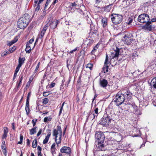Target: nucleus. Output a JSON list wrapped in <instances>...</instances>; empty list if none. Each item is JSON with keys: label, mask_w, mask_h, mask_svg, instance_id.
<instances>
[{"label": "nucleus", "mask_w": 156, "mask_h": 156, "mask_svg": "<svg viewBox=\"0 0 156 156\" xmlns=\"http://www.w3.org/2000/svg\"><path fill=\"white\" fill-rule=\"evenodd\" d=\"M121 93V92H119L117 94L114 99L115 102L117 103V105L118 106L122 104L123 102H124V104L125 105H129L132 106L131 102H130L128 100L127 101L126 99H125L123 94Z\"/></svg>", "instance_id": "obj_1"}, {"label": "nucleus", "mask_w": 156, "mask_h": 156, "mask_svg": "<svg viewBox=\"0 0 156 156\" xmlns=\"http://www.w3.org/2000/svg\"><path fill=\"white\" fill-rule=\"evenodd\" d=\"M29 16L27 14L19 19L17 22L18 28L20 29H24L28 25L29 22Z\"/></svg>", "instance_id": "obj_2"}, {"label": "nucleus", "mask_w": 156, "mask_h": 156, "mask_svg": "<svg viewBox=\"0 0 156 156\" xmlns=\"http://www.w3.org/2000/svg\"><path fill=\"white\" fill-rule=\"evenodd\" d=\"M110 17L112 22L115 25L120 24L122 20V16L121 15L112 14Z\"/></svg>", "instance_id": "obj_3"}, {"label": "nucleus", "mask_w": 156, "mask_h": 156, "mask_svg": "<svg viewBox=\"0 0 156 156\" xmlns=\"http://www.w3.org/2000/svg\"><path fill=\"white\" fill-rule=\"evenodd\" d=\"M150 20V16L147 13H143L140 15L138 17V20L142 23L147 24L149 22Z\"/></svg>", "instance_id": "obj_4"}, {"label": "nucleus", "mask_w": 156, "mask_h": 156, "mask_svg": "<svg viewBox=\"0 0 156 156\" xmlns=\"http://www.w3.org/2000/svg\"><path fill=\"white\" fill-rule=\"evenodd\" d=\"M154 17V18H152L151 20L150 18L149 22L147 23V24H145L142 27V29L146 30L151 31L152 29V23L156 22V17Z\"/></svg>", "instance_id": "obj_5"}, {"label": "nucleus", "mask_w": 156, "mask_h": 156, "mask_svg": "<svg viewBox=\"0 0 156 156\" xmlns=\"http://www.w3.org/2000/svg\"><path fill=\"white\" fill-rule=\"evenodd\" d=\"M126 34L123 37L122 41L125 44H130L133 40L132 35L129 33H126L125 31Z\"/></svg>", "instance_id": "obj_6"}, {"label": "nucleus", "mask_w": 156, "mask_h": 156, "mask_svg": "<svg viewBox=\"0 0 156 156\" xmlns=\"http://www.w3.org/2000/svg\"><path fill=\"white\" fill-rule=\"evenodd\" d=\"M113 121L109 118H102L101 120L100 121V124L103 126L107 127L109 125L112 124V122Z\"/></svg>", "instance_id": "obj_7"}, {"label": "nucleus", "mask_w": 156, "mask_h": 156, "mask_svg": "<svg viewBox=\"0 0 156 156\" xmlns=\"http://www.w3.org/2000/svg\"><path fill=\"white\" fill-rule=\"evenodd\" d=\"M121 92L123 93L122 94L124 95L125 99H126L127 101L128 100L130 102H131V99L132 96V93L129 90L126 89L122 90Z\"/></svg>", "instance_id": "obj_8"}, {"label": "nucleus", "mask_w": 156, "mask_h": 156, "mask_svg": "<svg viewBox=\"0 0 156 156\" xmlns=\"http://www.w3.org/2000/svg\"><path fill=\"white\" fill-rule=\"evenodd\" d=\"M95 138L99 141L104 142L105 136L103 133L101 132H97L95 135Z\"/></svg>", "instance_id": "obj_9"}, {"label": "nucleus", "mask_w": 156, "mask_h": 156, "mask_svg": "<svg viewBox=\"0 0 156 156\" xmlns=\"http://www.w3.org/2000/svg\"><path fill=\"white\" fill-rule=\"evenodd\" d=\"M119 50L118 48H116V50L113 51L111 52V56H110V58H111L110 63L112 62L111 61L113 59L118 57L119 55Z\"/></svg>", "instance_id": "obj_10"}, {"label": "nucleus", "mask_w": 156, "mask_h": 156, "mask_svg": "<svg viewBox=\"0 0 156 156\" xmlns=\"http://www.w3.org/2000/svg\"><path fill=\"white\" fill-rule=\"evenodd\" d=\"M60 151L61 153H65L70 155L71 152V150L69 147L64 146L61 148ZM69 156H70V155Z\"/></svg>", "instance_id": "obj_11"}, {"label": "nucleus", "mask_w": 156, "mask_h": 156, "mask_svg": "<svg viewBox=\"0 0 156 156\" xmlns=\"http://www.w3.org/2000/svg\"><path fill=\"white\" fill-rule=\"evenodd\" d=\"M104 142L98 141V144H96V148L98 151H104L105 150V146L103 143Z\"/></svg>", "instance_id": "obj_12"}, {"label": "nucleus", "mask_w": 156, "mask_h": 156, "mask_svg": "<svg viewBox=\"0 0 156 156\" xmlns=\"http://www.w3.org/2000/svg\"><path fill=\"white\" fill-rule=\"evenodd\" d=\"M48 24H46L45 26L44 27L43 29L41 30V33L38 35L40 39H42L43 37L44 36L46 30L48 29Z\"/></svg>", "instance_id": "obj_13"}, {"label": "nucleus", "mask_w": 156, "mask_h": 156, "mask_svg": "<svg viewBox=\"0 0 156 156\" xmlns=\"http://www.w3.org/2000/svg\"><path fill=\"white\" fill-rule=\"evenodd\" d=\"M108 84V82L105 79H100L99 81V85L100 86L102 87H106Z\"/></svg>", "instance_id": "obj_14"}, {"label": "nucleus", "mask_w": 156, "mask_h": 156, "mask_svg": "<svg viewBox=\"0 0 156 156\" xmlns=\"http://www.w3.org/2000/svg\"><path fill=\"white\" fill-rule=\"evenodd\" d=\"M47 135L46 136L45 139L43 141V144H46L48 143L49 137L51 135V131L50 129H48L47 130Z\"/></svg>", "instance_id": "obj_15"}, {"label": "nucleus", "mask_w": 156, "mask_h": 156, "mask_svg": "<svg viewBox=\"0 0 156 156\" xmlns=\"http://www.w3.org/2000/svg\"><path fill=\"white\" fill-rule=\"evenodd\" d=\"M59 23V21L58 20H54L51 22L50 25V28L54 29L55 28L58 24Z\"/></svg>", "instance_id": "obj_16"}, {"label": "nucleus", "mask_w": 156, "mask_h": 156, "mask_svg": "<svg viewBox=\"0 0 156 156\" xmlns=\"http://www.w3.org/2000/svg\"><path fill=\"white\" fill-rule=\"evenodd\" d=\"M8 131V129L7 127H5L4 128V133L2 136V139H5L7 137Z\"/></svg>", "instance_id": "obj_17"}, {"label": "nucleus", "mask_w": 156, "mask_h": 156, "mask_svg": "<svg viewBox=\"0 0 156 156\" xmlns=\"http://www.w3.org/2000/svg\"><path fill=\"white\" fill-rule=\"evenodd\" d=\"M29 107V101H28V100H27L25 109L27 114L30 112Z\"/></svg>", "instance_id": "obj_18"}, {"label": "nucleus", "mask_w": 156, "mask_h": 156, "mask_svg": "<svg viewBox=\"0 0 156 156\" xmlns=\"http://www.w3.org/2000/svg\"><path fill=\"white\" fill-rule=\"evenodd\" d=\"M151 84L154 88L156 89V77L152 79L151 82Z\"/></svg>", "instance_id": "obj_19"}, {"label": "nucleus", "mask_w": 156, "mask_h": 156, "mask_svg": "<svg viewBox=\"0 0 156 156\" xmlns=\"http://www.w3.org/2000/svg\"><path fill=\"white\" fill-rule=\"evenodd\" d=\"M102 26L104 27H106L107 24V20L106 18H103L101 20Z\"/></svg>", "instance_id": "obj_20"}, {"label": "nucleus", "mask_w": 156, "mask_h": 156, "mask_svg": "<svg viewBox=\"0 0 156 156\" xmlns=\"http://www.w3.org/2000/svg\"><path fill=\"white\" fill-rule=\"evenodd\" d=\"M26 48L25 51L26 52L28 53H30L31 51V48H30V45L29 44H26Z\"/></svg>", "instance_id": "obj_21"}, {"label": "nucleus", "mask_w": 156, "mask_h": 156, "mask_svg": "<svg viewBox=\"0 0 156 156\" xmlns=\"http://www.w3.org/2000/svg\"><path fill=\"white\" fill-rule=\"evenodd\" d=\"M37 128V127H35L34 128L30 130V135H33L36 132V129Z\"/></svg>", "instance_id": "obj_22"}, {"label": "nucleus", "mask_w": 156, "mask_h": 156, "mask_svg": "<svg viewBox=\"0 0 156 156\" xmlns=\"http://www.w3.org/2000/svg\"><path fill=\"white\" fill-rule=\"evenodd\" d=\"M108 66L107 64H104L103 68V70L104 71V73H105V71L108 72Z\"/></svg>", "instance_id": "obj_23"}, {"label": "nucleus", "mask_w": 156, "mask_h": 156, "mask_svg": "<svg viewBox=\"0 0 156 156\" xmlns=\"http://www.w3.org/2000/svg\"><path fill=\"white\" fill-rule=\"evenodd\" d=\"M37 145V141L36 139H34L32 143V146L34 148H36Z\"/></svg>", "instance_id": "obj_24"}, {"label": "nucleus", "mask_w": 156, "mask_h": 156, "mask_svg": "<svg viewBox=\"0 0 156 156\" xmlns=\"http://www.w3.org/2000/svg\"><path fill=\"white\" fill-rule=\"evenodd\" d=\"M59 134L58 131L56 129H55L53 130V136H55L56 138L57 137V135Z\"/></svg>", "instance_id": "obj_25"}, {"label": "nucleus", "mask_w": 156, "mask_h": 156, "mask_svg": "<svg viewBox=\"0 0 156 156\" xmlns=\"http://www.w3.org/2000/svg\"><path fill=\"white\" fill-rule=\"evenodd\" d=\"M98 109L96 108L94 110V113L93 114L94 117H97L98 115Z\"/></svg>", "instance_id": "obj_26"}, {"label": "nucleus", "mask_w": 156, "mask_h": 156, "mask_svg": "<svg viewBox=\"0 0 156 156\" xmlns=\"http://www.w3.org/2000/svg\"><path fill=\"white\" fill-rule=\"evenodd\" d=\"M98 46L99 44H97L96 45V46L93 48V50L92 51H91V53L92 54H93L94 53L97 49L98 48Z\"/></svg>", "instance_id": "obj_27"}, {"label": "nucleus", "mask_w": 156, "mask_h": 156, "mask_svg": "<svg viewBox=\"0 0 156 156\" xmlns=\"http://www.w3.org/2000/svg\"><path fill=\"white\" fill-rule=\"evenodd\" d=\"M33 80V78L32 77H30L29 79V81L27 83L26 85V87H29L30 86V83H31V81Z\"/></svg>", "instance_id": "obj_28"}, {"label": "nucleus", "mask_w": 156, "mask_h": 156, "mask_svg": "<svg viewBox=\"0 0 156 156\" xmlns=\"http://www.w3.org/2000/svg\"><path fill=\"white\" fill-rule=\"evenodd\" d=\"M16 49V47L13 46L12 48H10L9 50V52L10 53H12Z\"/></svg>", "instance_id": "obj_29"}, {"label": "nucleus", "mask_w": 156, "mask_h": 156, "mask_svg": "<svg viewBox=\"0 0 156 156\" xmlns=\"http://www.w3.org/2000/svg\"><path fill=\"white\" fill-rule=\"evenodd\" d=\"M137 56H138V55H136V53H133L132 54L131 58H132L133 61H134V60H136V57H137Z\"/></svg>", "instance_id": "obj_30"}, {"label": "nucleus", "mask_w": 156, "mask_h": 156, "mask_svg": "<svg viewBox=\"0 0 156 156\" xmlns=\"http://www.w3.org/2000/svg\"><path fill=\"white\" fill-rule=\"evenodd\" d=\"M86 68H89L90 70H92L93 67V64L91 63H88L87 64Z\"/></svg>", "instance_id": "obj_31"}, {"label": "nucleus", "mask_w": 156, "mask_h": 156, "mask_svg": "<svg viewBox=\"0 0 156 156\" xmlns=\"http://www.w3.org/2000/svg\"><path fill=\"white\" fill-rule=\"evenodd\" d=\"M49 99L47 98H45L43 99V103L44 104H46L48 103Z\"/></svg>", "instance_id": "obj_32"}, {"label": "nucleus", "mask_w": 156, "mask_h": 156, "mask_svg": "<svg viewBox=\"0 0 156 156\" xmlns=\"http://www.w3.org/2000/svg\"><path fill=\"white\" fill-rule=\"evenodd\" d=\"M133 21V20L131 19H129L128 20L127 22L126 23L128 25H129L131 24V23Z\"/></svg>", "instance_id": "obj_33"}, {"label": "nucleus", "mask_w": 156, "mask_h": 156, "mask_svg": "<svg viewBox=\"0 0 156 156\" xmlns=\"http://www.w3.org/2000/svg\"><path fill=\"white\" fill-rule=\"evenodd\" d=\"M51 118H44V122H48L51 120Z\"/></svg>", "instance_id": "obj_34"}, {"label": "nucleus", "mask_w": 156, "mask_h": 156, "mask_svg": "<svg viewBox=\"0 0 156 156\" xmlns=\"http://www.w3.org/2000/svg\"><path fill=\"white\" fill-rule=\"evenodd\" d=\"M57 128V130L58 131V132L59 133V134H62V131L61 128L60 126H58Z\"/></svg>", "instance_id": "obj_35"}, {"label": "nucleus", "mask_w": 156, "mask_h": 156, "mask_svg": "<svg viewBox=\"0 0 156 156\" xmlns=\"http://www.w3.org/2000/svg\"><path fill=\"white\" fill-rule=\"evenodd\" d=\"M108 63L109 62H108V57L107 55V54L104 64L108 65Z\"/></svg>", "instance_id": "obj_36"}, {"label": "nucleus", "mask_w": 156, "mask_h": 156, "mask_svg": "<svg viewBox=\"0 0 156 156\" xmlns=\"http://www.w3.org/2000/svg\"><path fill=\"white\" fill-rule=\"evenodd\" d=\"M37 154L38 153H41V151L42 150V148L40 146H37Z\"/></svg>", "instance_id": "obj_37"}, {"label": "nucleus", "mask_w": 156, "mask_h": 156, "mask_svg": "<svg viewBox=\"0 0 156 156\" xmlns=\"http://www.w3.org/2000/svg\"><path fill=\"white\" fill-rule=\"evenodd\" d=\"M21 59H20V60H19V64H18V66H17V67H18L20 69L23 64V62H21Z\"/></svg>", "instance_id": "obj_38"}, {"label": "nucleus", "mask_w": 156, "mask_h": 156, "mask_svg": "<svg viewBox=\"0 0 156 156\" xmlns=\"http://www.w3.org/2000/svg\"><path fill=\"white\" fill-rule=\"evenodd\" d=\"M65 103V102H64L62 104L61 107V108L60 109V110L59 112V114L60 115L61 113H62V111L63 110V107Z\"/></svg>", "instance_id": "obj_39"}, {"label": "nucleus", "mask_w": 156, "mask_h": 156, "mask_svg": "<svg viewBox=\"0 0 156 156\" xmlns=\"http://www.w3.org/2000/svg\"><path fill=\"white\" fill-rule=\"evenodd\" d=\"M111 9V8L109 5H108L105 7V10H106L107 12H109Z\"/></svg>", "instance_id": "obj_40"}, {"label": "nucleus", "mask_w": 156, "mask_h": 156, "mask_svg": "<svg viewBox=\"0 0 156 156\" xmlns=\"http://www.w3.org/2000/svg\"><path fill=\"white\" fill-rule=\"evenodd\" d=\"M141 114H142L140 110L137 111H136V112H135V114L137 116L141 115Z\"/></svg>", "instance_id": "obj_41"}, {"label": "nucleus", "mask_w": 156, "mask_h": 156, "mask_svg": "<svg viewBox=\"0 0 156 156\" xmlns=\"http://www.w3.org/2000/svg\"><path fill=\"white\" fill-rule=\"evenodd\" d=\"M49 92H44L43 93V95L44 97H47L50 94L48 93Z\"/></svg>", "instance_id": "obj_42"}, {"label": "nucleus", "mask_w": 156, "mask_h": 156, "mask_svg": "<svg viewBox=\"0 0 156 156\" xmlns=\"http://www.w3.org/2000/svg\"><path fill=\"white\" fill-rule=\"evenodd\" d=\"M40 6L39 5V4H38V5L36 7V8L35 9V11H38V10L40 9Z\"/></svg>", "instance_id": "obj_43"}, {"label": "nucleus", "mask_w": 156, "mask_h": 156, "mask_svg": "<svg viewBox=\"0 0 156 156\" xmlns=\"http://www.w3.org/2000/svg\"><path fill=\"white\" fill-rule=\"evenodd\" d=\"M23 75H21L20 76V81L19 83H22V80L23 79Z\"/></svg>", "instance_id": "obj_44"}, {"label": "nucleus", "mask_w": 156, "mask_h": 156, "mask_svg": "<svg viewBox=\"0 0 156 156\" xmlns=\"http://www.w3.org/2000/svg\"><path fill=\"white\" fill-rule=\"evenodd\" d=\"M34 41V39L32 38L30 40L29 42H27V44H28L30 45V44H32Z\"/></svg>", "instance_id": "obj_45"}, {"label": "nucleus", "mask_w": 156, "mask_h": 156, "mask_svg": "<svg viewBox=\"0 0 156 156\" xmlns=\"http://www.w3.org/2000/svg\"><path fill=\"white\" fill-rule=\"evenodd\" d=\"M55 140L56 143L57 144H60L61 141L60 140H59V139H57V138H55Z\"/></svg>", "instance_id": "obj_46"}, {"label": "nucleus", "mask_w": 156, "mask_h": 156, "mask_svg": "<svg viewBox=\"0 0 156 156\" xmlns=\"http://www.w3.org/2000/svg\"><path fill=\"white\" fill-rule=\"evenodd\" d=\"M51 0H47V2L46 3L45 6V8H47L48 5L49 3L51 1Z\"/></svg>", "instance_id": "obj_47"}, {"label": "nucleus", "mask_w": 156, "mask_h": 156, "mask_svg": "<svg viewBox=\"0 0 156 156\" xmlns=\"http://www.w3.org/2000/svg\"><path fill=\"white\" fill-rule=\"evenodd\" d=\"M39 66H40V62H38V63L37 64L36 67V69L35 70V72H36L37 70L38 69V68H39Z\"/></svg>", "instance_id": "obj_48"}, {"label": "nucleus", "mask_w": 156, "mask_h": 156, "mask_svg": "<svg viewBox=\"0 0 156 156\" xmlns=\"http://www.w3.org/2000/svg\"><path fill=\"white\" fill-rule=\"evenodd\" d=\"M55 149H51V153L53 154H54L55 153Z\"/></svg>", "instance_id": "obj_49"}, {"label": "nucleus", "mask_w": 156, "mask_h": 156, "mask_svg": "<svg viewBox=\"0 0 156 156\" xmlns=\"http://www.w3.org/2000/svg\"><path fill=\"white\" fill-rule=\"evenodd\" d=\"M42 129H41L39 130V131H38V133H37V136H39V135H40L41 134V132H42Z\"/></svg>", "instance_id": "obj_50"}, {"label": "nucleus", "mask_w": 156, "mask_h": 156, "mask_svg": "<svg viewBox=\"0 0 156 156\" xmlns=\"http://www.w3.org/2000/svg\"><path fill=\"white\" fill-rule=\"evenodd\" d=\"M2 152L4 154L5 156H6L7 154H6V149H4V150H2Z\"/></svg>", "instance_id": "obj_51"}, {"label": "nucleus", "mask_w": 156, "mask_h": 156, "mask_svg": "<svg viewBox=\"0 0 156 156\" xmlns=\"http://www.w3.org/2000/svg\"><path fill=\"white\" fill-rule=\"evenodd\" d=\"M55 83L52 82L50 85V88H52L55 86Z\"/></svg>", "instance_id": "obj_52"}, {"label": "nucleus", "mask_w": 156, "mask_h": 156, "mask_svg": "<svg viewBox=\"0 0 156 156\" xmlns=\"http://www.w3.org/2000/svg\"><path fill=\"white\" fill-rule=\"evenodd\" d=\"M37 121V120H34V119H33L32 121V123H33V126H34L35 124H36V121Z\"/></svg>", "instance_id": "obj_53"}, {"label": "nucleus", "mask_w": 156, "mask_h": 156, "mask_svg": "<svg viewBox=\"0 0 156 156\" xmlns=\"http://www.w3.org/2000/svg\"><path fill=\"white\" fill-rule=\"evenodd\" d=\"M31 93L30 92H29V93L28 94L27 100H28V101H29V98H30V97L31 95Z\"/></svg>", "instance_id": "obj_54"}, {"label": "nucleus", "mask_w": 156, "mask_h": 156, "mask_svg": "<svg viewBox=\"0 0 156 156\" xmlns=\"http://www.w3.org/2000/svg\"><path fill=\"white\" fill-rule=\"evenodd\" d=\"M100 2H101V0H96V1H95L96 3L95 4V5L97 7V5H96V4H99Z\"/></svg>", "instance_id": "obj_55"}, {"label": "nucleus", "mask_w": 156, "mask_h": 156, "mask_svg": "<svg viewBox=\"0 0 156 156\" xmlns=\"http://www.w3.org/2000/svg\"><path fill=\"white\" fill-rule=\"evenodd\" d=\"M27 144L28 146H29L30 144V142L29 139H27Z\"/></svg>", "instance_id": "obj_56"}, {"label": "nucleus", "mask_w": 156, "mask_h": 156, "mask_svg": "<svg viewBox=\"0 0 156 156\" xmlns=\"http://www.w3.org/2000/svg\"><path fill=\"white\" fill-rule=\"evenodd\" d=\"M55 143H54L52 145L51 148L55 149Z\"/></svg>", "instance_id": "obj_57"}, {"label": "nucleus", "mask_w": 156, "mask_h": 156, "mask_svg": "<svg viewBox=\"0 0 156 156\" xmlns=\"http://www.w3.org/2000/svg\"><path fill=\"white\" fill-rule=\"evenodd\" d=\"M77 50V48H75L73 50L70 51L69 53H73L74 51H76Z\"/></svg>", "instance_id": "obj_58"}, {"label": "nucleus", "mask_w": 156, "mask_h": 156, "mask_svg": "<svg viewBox=\"0 0 156 156\" xmlns=\"http://www.w3.org/2000/svg\"><path fill=\"white\" fill-rule=\"evenodd\" d=\"M17 85L16 86L17 88H19L21 86V83H18V82H17Z\"/></svg>", "instance_id": "obj_59"}, {"label": "nucleus", "mask_w": 156, "mask_h": 156, "mask_svg": "<svg viewBox=\"0 0 156 156\" xmlns=\"http://www.w3.org/2000/svg\"><path fill=\"white\" fill-rule=\"evenodd\" d=\"M17 41V39H16V38L12 40L11 41L13 44H14L15 42H16Z\"/></svg>", "instance_id": "obj_60"}, {"label": "nucleus", "mask_w": 156, "mask_h": 156, "mask_svg": "<svg viewBox=\"0 0 156 156\" xmlns=\"http://www.w3.org/2000/svg\"><path fill=\"white\" fill-rule=\"evenodd\" d=\"M20 59L21 60V62H23V63L24 61L25 60V58H19V60H20Z\"/></svg>", "instance_id": "obj_61"}, {"label": "nucleus", "mask_w": 156, "mask_h": 156, "mask_svg": "<svg viewBox=\"0 0 156 156\" xmlns=\"http://www.w3.org/2000/svg\"><path fill=\"white\" fill-rule=\"evenodd\" d=\"M20 69V68L16 67V68L15 73H17L19 71Z\"/></svg>", "instance_id": "obj_62"}, {"label": "nucleus", "mask_w": 156, "mask_h": 156, "mask_svg": "<svg viewBox=\"0 0 156 156\" xmlns=\"http://www.w3.org/2000/svg\"><path fill=\"white\" fill-rule=\"evenodd\" d=\"M6 145H2L1 146V148H2V150H4V149H6Z\"/></svg>", "instance_id": "obj_63"}, {"label": "nucleus", "mask_w": 156, "mask_h": 156, "mask_svg": "<svg viewBox=\"0 0 156 156\" xmlns=\"http://www.w3.org/2000/svg\"><path fill=\"white\" fill-rule=\"evenodd\" d=\"M12 44H13L12 43L11 41H10L9 42L8 44L7 45L8 46H10Z\"/></svg>", "instance_id": "obj_64"}]
</instances>
